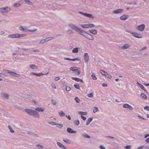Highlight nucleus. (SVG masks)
<instances>
[{"label":"nucleus","mask_w":149,"mask_h":149,"mask_svg":"<svg viewBox=\"0 0 149 149\" xmlns=\"http://www.w3.org/2000/svg\"><path fill=\"white\" fill-rule=\"evenodd\" d=\"M69 26L73 29L78 32L80 34L82 35L84 37L85 36L87 33L82 29L79 28L73 24H69Z\"/></svg>","instance_id":"f257e3e1"},{"label":"nucleus","mask_w":149,"mask_h":149,"mask_svg":"<svg viewBox=\"0 0 149 149\" xmlns=\"http://www.w3.org/2000/svg\"><path fill=\"white\" fill-rule=\"evenodd\" d=\"M24 110L28 115L32 116L36 118H40V115L37 111L28 109H25Z\"/></svg>","instance_id":"f03ea898"},{"label":"nucleus","mask_w":149,"mask_h":149,"mask_svg":"<svg viewBox=\"0 0 149 149\" xmlns=\"http://www.w3.org/2000/svg\"><path fill=\"white\" fill-rule=\"evenodd\" d=\"M11 10V9L7 7L0 8V11L2 13H7Z\"/></svg>","instance_id":"7ed1b4c3"},{"label":"nucleus","mask_w":149,"mask_h":149,"mask_svg":"<svg viewBox=\"0 0 149 149\" xmlns=\"http://www.w3.org/2000/svg\"><path fill=\"white\" fill-rule=\"evenodd\" d=\"M132 34L134 37L136 38H141L143 37V36L141 34L133 32L132 33Z\"/></svg>","instance_id":"20e7f679"},{"label":"nucleus","mask_w":149,"mask_h":149,"mask_svg":"<svg viewBox=\"0 0 149 149\" xmlns=\"http://www.w3.org/2000/svg\"><path fill=\"white\" fill-rule=\"evenodd\" d=\"M145 25L144 24H142L138 26L136 29L141 31H142L144 30L145 28Z\"/></svg>","instance_id":"39448f33"},{"label":"nucleus","mask_w":149,"mask_h":149,"mask_svg":"<svg viewBox=\"0 0 149 149\" xmlns=\"http://www.w3.org/2000/svg\"><path fill=\"white\" fill-rule=\"evenodd\" d=\"M85 37L90 40H94V38L93 36L88 33H87L85 36Z\"/></svg>","instance_id":"423d86ee"},{"label":"nucleus","mask_w":149,"mask_h":149,"mask_svg":"<svg viewBox=\"0 0 149 149\" xmlns=\"http://www.w3.org/2000/svg\"><path fill=\"white\" fill-rule=\"evenodd\" d=\"M84 58L85 63H87L89 60V57L87 53H84Z\"/></svg>","instance_id":"0eeeda50"},{"label":"nucleus","mask_w":149,"mask_h":149,"mask_svg":"<svg viewBox=\"0 0 149 149\" xmlns=\"http://www.w3.org/2000/svg\"><path fill=\"white\" fill-rule=\"evenodd\" d=\"M67 132L70 134H75L77 133V132L75 131H74L70 127H68L67 130Z\"/></svg>","instance_id":"6e6552de"},{"label":"nucleus","mask_w":149,"mask_h":149,"mask_svg":"<svg viewBox=\"0 0 149 149\" xmlns=\"http://www.w3.org/2000/svg\"><path fill=\"white\" fill-rule=\"evenodd\" d=\"M57 144L58 146L60 148H61L63 149H67V148L63 145L62 144L60 143L59 142H57Z\"/></svg>","instance_id":"1a4fd4ad"},{"label":"nucleus","mask_w":149,"mask_h":149,"mask_svg":"<svg viewBox=\"0 0 149 149\" xmlns=\"http://www.w3.org/2000/svg\"><path fill=\"white\" fill-rule=\"evenodd\" d=\"M128 17L129 15H124L120 17V19L122 20H125Z\"/></svg>","instance_id":"9d476101"},{"label":"nucleus","mask_w":149,"mask_h":149,"mask_svg":"<svg viewBox=\"0 0 149 149\" xmlns=\"http://www.w3.org/2000/svg\"><path fill=\"white\" fill-rule=\"evenodd\" d=\"M130 47V45L129 44H125L123 46L120 47L121 49H125L129 48Z\"/></svg>","instance_id":"9b49d317"},{"label":"nucleus","mask_w":149,"mask_h":149,"mask_svg":"<svg viewBox=\"0 0 149 149\" xmlns=\"http://www.w3.org/2000/svg\"><path fill=\"white\" fill-rule=\"evenodd\" d=\"M123 11V9H118L113 11V13H121Z\"/></svg>","instance_id":"f8f14e48"},{"label":"nucleus","mask_w":149,"mask_h":149,"mask_svg":"<svg viewBox=\"0 0 149 149\" xmlns=\"http://www.w3.org/2000/svg\"><path fill=\"white\" fill-rule=\"evenodd\" d=\"M85 16L92 19L94 18V17L93 16V15L92 14H88L86 13Z\"/></svg>","instance_id":"ddd939ff"},{"label":"nucleus","mask_w":149,"mask_h":149,"mask_svg":"<svg viewBox=\"0 0 149 149\" xmlns=\"http://www.w3.org/2000/svg\"><path fill=\"white\" fill-rule=\"evenodd\" d=\"M27 134L30 135H31L32 136H33L35 137H38L39 136L37 134L33 133L31 132H27Z\"/></svg>","instance_id":"4468645a"},{"label":"nucleus","mask_w":149,"mask_h":149,"mask_svg":"<svg viewBox=\"0 0 149 149\" xmlns=\"http://www.w3.org/2000/svg\"><path fill=\"white\" fill-rule=\"evenodd\" d=\"M35 110L36 111H38L39 112H42L45 111V109L41 107H37L36 108Z\"/></svg>","instance_id":"2eb2a0df"},{"label":"nucleus","mask_w":149,"mask_h":149,"mask_svg":"<svg viewBox=\"0 0 149 149\" xmlns=\"http://www.w3.org/2000/svg\"><path fill=\"white\" fill-rule=\"evenodd\" d=\"M137 85L139 86L142 90H143L146 93H147L146 90L145 89L144 87L140 83L138 82H137Z\"/></svg>","instance_id":"dca6fc26"},{"label":"nucleus","mask_w":149,"mask_h":149,"mask_svg":"<svg viewBox=\"0 0 149 149\" xmlns=\"http://www.w3.org/2000/svg\"><path fill=\"white\" fill-rule=\"evenodd\" d=\"M8 37L10 38H17V34L9 35Z\"/></svg>","instance_id":"f3484780"},{"label":"nucleus","mask_w":149,"mask_h":149,"mask_svg":"<svg viewBox=\"0 0 149 149\" xmlns=\"http://www.w3.org/2000/svg\"><path fill=\"white\" fill-rule=\"evenodd\" d=\"M12 76L15 77H19L20 76V75L13 72H12L11 71L10 74Z\"/></svg>","instance_id":"a211bd4d"},{"label":"nucleus","mask_w":149,"mask_h":149,"mask_svg":"<svg viewBox=\"0 0 149 149\" xmlns=\"http://www.w3.org/2000/svg\"><path fill=\"white\" fill-rule=\"evenodd\" d=\"M93 117H90L86 121V125H88L92 120Z\"/></svg>","instance_id":"6ab92c4d"},{"label":"nucleus","mask_w":149,"mask_h":149,"mask_svg":"<svg viewBox=\"0 0 149 149\" xmlns=\"http://www.w3.org/2000/svg\"><path fill=\"white\" fill-rule=\"evenodd\" d=\"M1 94L3 95V97L6 99H8L9 97V95L5 93H4L2 92L1 93Z\"/></svg>","instance_id":"aec40b11"},{"label":"nucleus","mask_w":149,"mask_h":149,"mask_svg":"<svg viewBox=\"0 0 149 149\" xmlns=\"http://www.w3.org/2000/svg\"><path fill=\"white\" fill-rule=\"evenodd\" d=\"M31 74H32L36 75L39 77H40L41 75H43L44 74H43L42 73H36L34 72H31Z\"/></svg>","instance_id":"412c9836"},{"label":"nucleus","mask_w":149,"mask_h":149,"mask_svg":"<svg viewBox=\"0 0 149 149\" xmlns=\"http://www.w3.org/2000/svg\"><path fill=\"white\" fill-rule=\"evenodd\" d=\"M141 97L143 99L146 100L147 98L146 95L144 93H141Z\"/></svg>","instance_id":"4be33fe9"},{"label":"nucleus","mask_w":149,"mask_h":149,"mask_svg":"<svg viewBox=\"0 0 149 149\" xmlns=\"http://www.w3.org/2000/svg\"><path fill=\"white\" fill-rule=\"evenodd\" d=\"M89 31L91 33L93 34H96L97 32V31L96 29H92L89 30Z\"/></svg>","instance_id":"5701e85b"},{"label":"nucleus","mask_w":149,"mask_h":149,"mask_svg":"<svg viewBox=\"0 0 149 149\" xmlns=\"http://www.w3.org/2000/svg\"><path fill=\"white\" fill-rule=\"evenodd\" d=\"M29 67L33 69H37V67L34 64H31L29 65Z\"/></svg>","instance_id":"b1692460"},{"label":"nucleus","mask_w":149,"mask_h":149,"mask_svg":"<svg viewBox=\"0 0 149 149\" xmlns=\"http://www.w3.org/2000/svg\"><path fill=\"white\" fill-rule=\"evenodd\" d=\"M79 48L78 47H76L74 48L72 50V52L73 53H77L79 52Z\"/></svg>","instance_id":"393cba45"},{"label":"nucleus","mask_w":149,"mask_h":149,"mask_svg":"<svg viewBox=\"0 0 149 149\" xmlns=\"http://www.w3.org/2000/svg\"><path fill=\"white\" fill-rule=\"evenodd\" d=\"M100 71L102 75L104 76H106V74H107V72L102 70H100Z\"/></svg>","instance_id":"a878e982"},{"label":"nucleus","mask_w":149,"mask_h":149,"mask_svg":"<svg viewBox=\"0 0 149 149\" xmlns=\"http://www.w3.org/2000/svg\"><path fill=\"white\" fill-rule=\"evenodd\" d=\"M73 123L75 125H79L80 122L79 120H75L73 122Z\"/></svg>","instance_id":"bb28decb"},{"label":"nucleus","mask_w":149,"mask_h":149,"mask_svg":"<svg viewBox=\"0 0 149 149\" xmlns=\"http://www.w3.org/2000/svg\"><path fill=\"white\" fill-rule=\"evenodd\" d=\"M58 113L60 117H63L65 115V114L63 111H58Z\"/></svg>","instance_id":"cd10ccee"},{"label":"nucleus","mask_w":149,"mask_h":149,"mask_svg":"<svg viewBox=\"0 0 149 149\" xmlns=\"http://www.w3.org/2000/svg\"><path fill=\"white\" fill-rule=\"evenodd\" d=\"M63 141L69 144H71V141L68 139H63Z\"/></svg>","instance_id":"c85d7f7f"},{"label":"nucleus","mask_w":149,"mask_h":149,"mask_svg":"<svg viewBox=\"0 0 149 149\" xmlns=\"http://www.w3.org/2000/svg\"><path fill=\"white\" fill-rule=\"evenodd\" d=\"M81 27L84 28H88V24H80Z\"/></svg>","instance_id":"c756f323"},{"label":"nucleus","mask_w":149,"mask_h":149,"mask_svg":"<svg viewBox=\"0 0 149 149\" xmlns=\"http://www.w3.org/2000/svg\"><path fill=\"white\" fill-rule=\"evenodd\" d=\"M78 113L79 114L81 115H85L87 114V112H83L81 111H79L78 112Z\"/></svg>","instance_id":"7c9ffc66"},{"label":"nucleus","mask_w":149,"mask_h":149,"mask_svg":"<svg viewBox=\"0 0 149 149\" xmlns=\"http://www.w3.org/2000/svg\"><path fill=\"white\" fill-rule=\"evenodd\" d=\"M82 136L85 138H90V136L86 134H82Z\"/></svg>","instance_id":"2f4dec72"},{"label":"nucleus","mask_w":149,"mask_h":149,"mask_svg":"<svg viewBox=\"0 0 149 149\" xmlns=\"http://www.w3.org/2000/svg\"><path fill=\"white\" fill-rule=\"evenodd\" d=\"M26 36L25 34H17V38H19L22 37H23Z\"/></svg>","instance_id":"473e14b6"},{"label":"nucleus","mask_w":149,"mask_h":149,"mask_svg":"<svg viewBox=\"0 0 149 149\" xmlns=\"http://www.w3.org/2000/svg\"><path fill=\"white\" fill-rule=\"evenodd\" d=\"M19 29L20 31H26L27 30L26 29H24L23 28V27L22 26H20L19 27Z\"/></svg>","instance_id":"72a5a7b5"},{"label":"nucleus","mask_w":149,"mask_h":149,"mask_svg":"<svg viewBox=\"0 0 149 149\" xmlns=\"http://www.w3.org/2000/svg\"><path fill=\"white\" fill-rule=\"evenodd\" d=\"M74 87L76 89H80L79 85V84H74Z\"/></svg>","instance_id":"f704fd0d"},{"label":"nucleus","mask_w":149,"mask_h":149,"mask_svg":"<svg viewBox=\"0 0 149 149\" xmlns=\"http://www.w3.org/2000/svg\"><path fill=\"white\" fill-rule=\"evenodd\" d=\"M26 3H27L29 5H31L32 2H31L30 1L28 0H24Z\"/></svg>","instance_id":"c9c22d12"},{"label":"nucleus","mask_w":149,"mask_h":149,"mask_svg":"<svg viewBox=\"0 0 149 149\" xmlns=\"http://www.w3.org/2000/svg\"><path fill=\"white\" fill-rule=\"evenodd\" d=\"M91 76L92 77V78L93 79L95 80H96L97 79V78L95 76V74H92Z\"/></svg>","instance_id":"e433bc0d"},{"label":"nucleus","mask_w":149,"mask_h":149,"mask_svg":"<svg viewBox=\"0 0 149 149\" xmlns=\"http://www.w3.org/2000/svg\"><path fill=\"white\" fill-rule=\"evenodd\" d=\"M8 128H9V129L10 130V132L12 133H13L15 131L14 130H13L12 129V128H11V126L9 125H8Z\"/></svg>","instance_id":"4c0bfd02"},{"label":"nucleus","mask_w":149,"mask_h":149,"mask_svg":"<svg viewBox=\"0 0 149 149\" xmlns=\"http://www.w3.org/2000/svg\"><path fill=\"white\" fill-rule=\"evenodd\" d=\"M72 79L73 80L75 81H77V82H79V79L77 77H72Z\"/></svg>","instance_id":"58836bf2"},{"label":"nucleus","mask_w":149,"mask_h":149,"mask_svg":"<svg viewBox=\"0 0 149 149\" xmlns=\"http://www.w3.org/2000/svg\"><path fill=\"white\" fill-rule=\"evenodd\" d=\"M75 100L77 103H79L80 101V100L77 97H76L74 98Z\"/></svg>","instance_id":"ea45409f"},{"label":"nucleus","mask_w":149,"mask_h":149,"mask_svg":"<svg viewBox=\"0 0 149 149\" xmlns=\"http://www.w3.org/2000/svg\"><path fill=\"white\" fill-rule=\"evenodd\" d=\"M20 5L21 4L19 3H15L13 5V6L15 7H19Z\"/></svg>","instance_id":"a19ab883"},{"label":"nucleus","mask_w":149,"mask_h":149,"mask_svg":"<svg viewBox=\"0 0 149 149\" xmlns=\"http://www.w3.org/2000/svg\"><path fill=\"white\" fill-rule=\"evenodd\" d=\"M66 90L67 91H69L71 90V88L69 86H66L65 87Z\"/></svg>","instance_id":"79ce46f5"},{"label":"nucleus","mask_w":149,"mask_h":149,"mask_svg":"<svg viewBox=\"0 0 149 149\" xmlns=\"http://www.w3.org/2000/svg\"><path fill=\"white\" fill-rule=\"evenodd\" d=\"M87 95L89 97L91 98L93 97V95L92 93H91L89 94H88Z\"/></svg>","instance_id":"37998d69"},{"label":"nucleus","mask_w":149,"mask_h":149,"mask_svg":"<svg viewBox=\"0 0 149 149\" xmlns=\"http://www.w3.org/2000/svg\"><path fill=\"white\" fill-rule=\"evenodd\" d=\"M129 104H125L123 105V107L124 108H128Z\"/></svg>","instance_id":"c03bdc74"},{"label":"nucleus","mask_w":149,"mask_h":149,"mask_svg":"<svg viewBox=\"0 0 149 149\" xmlns=\"http://www.w3.org/2000/svg\"><path fill=\"white\" fill-rule=\"evenodd\" d=\"M132 147V146L131 145H128L125 146V148L126 149H130Z\"/></svg>","instance_id":"a18cd8bd"},{"label":"nucleus","mask_w":149,"mask_h":149,"mask_svg":"<svg viewBox=\"0 0 149 149\" xmlns=\"http://www.w3.org/2000/svg\"><path fill=\"white\" fill-rule=\"evenodd\" d=\"M98 111H99V109L97 107H95V109L93 110V111L94 113H96Z\"/></svg>","instance_id":"49530a36"},{"label":"nucleus","mask_w":149,"mask_h":149,"mask_svg":"<svg viewBox=\"0 0 149 149\" xmlns=\"http://www.w3.org/2000/svg\"><path fill=\"white\" fill-rule=\"evenodd\" d=\"M51 102H52V104L54 105H56V101L55 100H54L53 99H52V100Z\"/></svg>","instance_id":"de8ad7c7"},{"label":"nucleus","mask_w":149,"mask_h":149,"mask_svg":"<svg viewBox=\"0 0 149 149\" xmlns=\"http://www.w3.org/2000/svg\"><path fill=\"white\" fill-rule=\"evenodd\" d=\"M144 109L146 110L149 111V107L148 106H145L144 108Z\"/></svg>","instance_id":"09e8293b"},{"label":"nucleus","mask_w":149,"mask_h":149,"mask_svg":"<svg viewBox=\"0 0 149 149\" xmlns=\"http://www.w3.org/2000/svg\"><path fill=\"white\" fill-rule=\"evenodd\" d=\"M95 26V25L93 24H88V28H91Z\"/></svg>","instance_id":"8fccbe9b"},{"label":"nucleus","mask_w":149,"mask_h":149,"mask_svg":"<svg viewBox=\"0 0 149 149\" xmlns=\"http://www.w3.org/2000/svg\"><path fill=\"white\" fill-rule=\"evenodd\" d=\"M3 71L4 72H7V73H9V74H10V72H11V71L10 70H7L6 69H4L3 70Z\"/></svg>","instance_id":"3c124183"},{"label":"nucleus","mask_w":149,"mask_h":149,"mask_svg":"<svg viewBox=\"0 0 149 149\" xmlns=\"http://www.w3.org/2000/svg\"><path fill=\"white\" fill-rule=\"evenodd\" d=\"M74 68H78V69H80V68H79V67H70L69 69L71 71H72L73 69Z\"/></svg>","instance_id":"603ef678"},{"label":"nucleus","mask_w":149,"mask_h":149,"mask_svg":"<svg viewBox=\"0 0 149 149\" xmlns=\"http://www.w3.org/2000/svg\"><path fill=\"white\" fill-rule=\"evenodd\" d=\"M58 125L56 126L57 127L60 128H62L63 127V125L62 124H57Z\"/></svg>","instance_id":"864d4df0"},{"label":"nucleus","mask_w":149,"mask_h":149,"mask_svg":"<svg viewBox=\"0 0 149 149\" xmlns=\"http://www.w3.org/2000/svg\"><path fill=\"white\" fill-rule=\"evenodd\" d=\"M106 76L107 78H108L109 79H111L112 77L111 75L110 74H108L107 73V74H106V76Z\"/></svg>","instance_id":"5fc2aeb1"},{"label":"nucleus","mask_w":149,"mask_h":149,"mask_svg":"<svg viewBox=\"0 0 149 149\" xmlns=\"http://www.w3.org/2000/svg\"><path fill=\"white\" fill-rule=\"evenodd\" d=\"M49 123L52 125H57V124H56V122H49Z\"/></svg>","instance_id":"6e6d98bb"},{"label":"nucleus","mask_w":149,"mask_h":149,"mask_svg":"<svg viewBox=\"0 0 149 149\" xmlns=\"http://www.w3.org/2000/svg\"><path fill=\"white\" fill-rule=\"evenodd\" d=\"M81 117L84 121H85L86 120V117L83 116L82 115L81 116Z\"/></svg>","instance_id":"4d7b16f0"},{"label":"nucleus","mask_w":149,"mask_h":149,"mask_svg":"<svg viewBox=\"0 0 149 149\" xmlns=\"http://www.w3.org/2000/svg\"><path fill=\"white\" fill-rule=\"evenodd\" d=\"M127 108L129 110H132L133 109V108L130 105Z\"/></svg>","instance_id":"13d9d810"},{"label":"nucleus","mask_w":149,"mask_h":149,"mask_svg":"<svg viewBox=\"0 0 149 149\" xmlns=\"http://www.w3.org/2000/svg\"><path fill=\"white\" fill-rule=\"evenodd\" d=\"M80 59L77 58H73V61H80Z\"/></svg>","instance_id":"bf43d9fd"},{"label":"nucleus","mask_w":149,"mask_h":149,"mask_svg":"<svg viewBox=\"0 0 149 149\" xmlns=\"http://www.w3.org/2000/svg\"><path fill=\"white\" fill-rule=\"evenodd\" d=\"M78 69H77V70L76 71V72H75V73L77 74H81L80 72L78 70Z\"/></svg>","instance_id":"052dcab7"},{"label":"nucleus","mask_w":149,"mask_h":149,"mask_svg":"<svg viewBox=\"0 0 149 149\" xmlns=\"http://www.w3.org/2000/svg\"><path fill=\"white\" fill-rule=\"evenodd\" d=\"M79 13L80 14H81L83 15H84V16H85V14H86V13H84L83 12H82V11H79Z\"/></svg>","instance_id":"680f3d73"},{"label":"nucleus","mask_w":149,"mask_h":149,"mask_svg":"<svg viewBox=\"0 0 149 149\" xmlns=\"http://www.w3.org/2000/svg\"><path fill=\"white\" fill-rule=\"evenodd\" d=\"M27 95V96H29L30 97H29L30 99V98H33L34 97V96L33 95Z\"/></svg>","instance_id":"e2e57ef3"},{"label":"nucleus","mask_w":149,"mask_h":149,"mask_svg":"<svg viewBox=\"0 0 149 149\" xmlns=\"http://www.w3.org/2000/svg\"><path fill=\"white\" fill-rule=\"evenodd\" d=\"M100 148L101 149H106L104 146H103L102 145H100Z\"/></svg>","instance_id":"0e129e2a"},{"label":"nucleus","mask_w":149,"mask_h":149,"mask_svg":"<svg viewBox=\"0 0 149 149\" xmlns=\"http://www.w3.org/2000/svg\"><path fill=\"white\" fill-rule=\"evenodd\" d=\"M37 29H35L34 30H29L28 31L31 32H34L37 31Z\"/></svg>","instance_id":"69168bd1"},{"label":"nucleus","mask_w":149,"mask_h":149,"mask_svg":"<svg viewBox=\"0 0 149 149\" xmlns=\"http://www.w3.org/2000/svg\"><path fill=\"white\" fill-rule=\"evenodd\" d=\"M65 117H67V118H68V119L69 120H71V117L70 116V115H68V116H67V115H65Z\"/></svg>","instance_id":"338daca9"},{"label":"nucleus","mask_w":149,"mask_h":149,"mask_svg":"<svg viewBox=\"0 0 149 149\" xmlns=\"http://www.w3.org/2000/svg\"><path fill=\"white\" fill-rule=\"evenodd\" d=\"M130 55H131L134 56V55H137V54H136V53L135 52L134 53L133 52H132L131 53V54H130Z\"/></svg>","instance_id":"774afa93"}]
</instances>
